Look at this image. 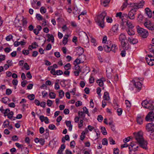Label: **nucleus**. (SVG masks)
Wrapping results in <instances>:
<instances>
[{
	"label": "nucleus",
	"instance_id": "nucleus-1",
	"mask_svg": "<svg viewBox=\"0 0 154 154\" xmlns=\"http://www.w3.org/2000/svg\"><path fill=\"white\" fill-rule=\"evenodd\" d=\"M133 137L129 136L123 140V142L126 143L130 140H132L134 138L136 140V143L138 144H147V140L145 139L143 136V133L141 131L135 132L133 133Z\"/></svg>",
	"mask_w": 154,
	"mask_h": 154
},
{
	"label": "nucleus",
	"instance_id": "nucleus-2",
	"mask_svg": "<svg viewBox=\"0 0 154 154\" xmlns=\"http://www.w3.org/2000/svg\"><path fill=\"white\" fill-rule=\"evenodd\" d=\"M106 15V13L103 12L98 16L95 19L96 22L100 27L103 28L104 27V20Z\"/></svg>",
	"mask_w": 154,
	"mask_h": 154
},
{
	"label": "nucleus",
	"instance_id": "nucleus-3",
	"mask_svg": "<svg viewBox=\"0 0 154 154\" xmlns=\"http://www.w3.org/2000/svg\"><path fill=\"white\" fill-rule=\"evenodd\" d=\"M141 104L142 106L144 108L149 109L150 110L154 109V100H150L149 101L146 100L142 101Z\"/></svg>",
	"mask_w": 154,
	"mask_h": 154
},
{
	"label": "nucleus",
	"instance_id": "nucleus-4",
	"mask_svg": "<svg viewBox=\"0 0 154 154\" xmlns=\"http://www.w3.org/2000/svg\"><path fill=\"white\" fill-rule=\"evenodd\" d=\"M111 42H109V45L108 43V45L105 44L104 45L103 47L104 50L107 52H110L111 51L114 52H115L117 49L116 46L115 45L112 44Z\"/></svg>",
	"mask_w": 154,
	"mask_h": 154
},
{
	"label": "nucleus",
	"instance_id": "nucleus-5",
	"mask_svg": "<svg viewBox=\"0 0 154 154\" xmlns=\"http://www.w3.org/2000/svg\"><path fill=\"white\" fill-rule=\"evenodd\" d=\"M137 29L139 34L143 38H146L148 35L147 31L140 27L139 26H137Z\"/></svg>",
	"mask_w": 154,
	"mask_h": 154
},
{
	"label": "nucleus",
	"instance_id": "nucleus-6",
	"mask_svg": "<svg viewBox=\"0 0 154 154\" xmlns=\"http://www.w3.org/2000/svg\"><path fill=\"white\" fill-rule=\"evenodd\" d=\"M143 79L142 78H134L133 79V81H134V85L135 88L137 89L139 91H140L142 87V84L141 82L138 81L139 80L142 81Z\"/></svg>",
	"mask_w": 154,
	"mask_h": 154
},
{
	"label": "nucleus",
	"instance_id": "nucleus-7",
	"mask_svg": "<svg viewBox=\"0 0 154 154\" xmlns=\"http://www.w3.org/2000/svg\"><path fill=\"white\" fill-rule=\"evenodd\" d=\"M146 60L148 64L151 66L154 65V58L152 57L151 55H148L146 57Z\"/></svg>",
	"mask_w": 154,
	"mask_h": 154
},
{
	"label": "nucleus",
	"instance_id": "nucleus-8",
	"mask_svg": "<svg viewBox=\"0 0 154 154\" xmlns=\"http://www.w3.org/2000/svg\"><path fill=\"white\" fill-rule=\"evenodd\" d=\"M146 129L148 132L151 133L154 132V124L152 123L147 124L146 126Z\"/></svg>",
	"mask_w": 154,
	"mask_h": 154
},
{
	"label": "nucleus",
	"instance_id": "nucleus-9",
	"mask_svg": "<svg viewBox=\"0 0 154 154\" xmlns=\"http://www.w3.org/2000/svg\"><path fill=\"white\" fill-rule=\"evenodd\" d=\"M144 25L148 29L151 31H154V23H152L150 21L145 22Z\"/></svg>",
	"mask_w": 154,
	"mask_h": 154
},
{
	"label": "nucleus",
	"instance_id": "nucleus-10",
	"mask_svg": "<svg viewBox=\"0 0 154 154\" xmlns=\"http://www.w3.org/2000/svg\"><path fill=\"white\" fill-rule=\"evenodd\" d=\"M19 149H21V151L22 154H28L29 152V149L26 147L23 146V145H16Z\"/></svg>",
	"mask_w": 154,
	"mask_h": 154
},
{
	"label": "nucleus",
	"instance_id": "nucleus-11",
	"mask_svg": "<svg viewBox=\"0 0 154 154\" xmlns=\"http://www.w3.org/2000/svg\"><path fill=\"white\" fill-rule=\"evenodd\" d=\"M154 119V113L153 111L149 112L145 118L146 120L147 121H152Z\"/></svg>",
	"mask_w": 154,
	"mask_h": 154
},
{
	"label": "nucleus",
	"instance_id": "nucleus-12",
	"mask_svg": "<svg viewBox=\"0 0 154 154\" xmlns=\"http://www.w3.org/2000/svg\"><path fill=\"white\" fill-rule=\"evenodd\" d=\"M137 10L135 8L131 10L128 13V18L131 20H133L135 19V15Z\"/></svg>",
	"mask_w": 154,
	"mask_h": 154
},
{
	"label": "nucleus",
	"instance_id": "nucleus-13",
	"mask_svg": "<svg viewBox=\"0 0 154 154\" xmlns=\"http://www.w3.org/2000/svg\"><path fill=\"white\" fill-rule=\"evenodd\" d=\"M14 23L16 27H22V21H20V19L18 18L17 17L15 18Z\"/></svg>",
	"mask_w": 154,
	"mask_h": 154
},
{
	"label": "nucleus",
	"instance_id": "nucleus-14",
	"mask_svg": "<svg viewBox=\"0 0 154 154\" xmlns=\"http://www.w3.org/2000/svg\"><path fill=\"white\" fill-rule=\"evenodd\" d=\"M148 48L150 52L154 54V38L152 39V44L148 45Z\"/></svg>",
	"mask_w": 154,
	"mask_h": 154
},
{
	"label": "nucleus",
	"instance_id": "nucleus-15",
	"mask_svg": "<svg viewBox=\"0 0 154 154\" xmlns=\"http://www.w3.org/2000/svg\"><path fill=\"white\" fill-rule=\"evenodd\" d=\"M144 3V2L142 0L139 3H134V5H132V6L136 7V9L141 8L143 6Z\"/></svg>",
	"mask_w": 154,
	"mask_h": 154
},
{
	"label": "nucleus",
	"instance_id": "nucleus-16",
	"mask_svg": "<svg viewBox=\"0 0 154 154\" xmlns=\"http://www.w3.org/2000/svg\"><path fill=\"white\" fill-rule=\"evenodd\" d=\"M122 47L123 49L126 50H128L129 48V46L128 42H127L126 41L122 42L121 43Z\"/></svg>",
	"mask_w": 154,
	"mask_h": 154
},
{
	"label": "nucleus",
	"instance_id": "nucleus-17",
	"mask_svg": "<svg viewBox=\"0 0 154 154\" xmlns=\"http://www.w3.org/2000/svg\"><path fill=\"white\" fill-rule=\"evenodd\" d=\"M126 38L125 35L123 33H121L119 36V40L121 43L126 41Z\"/></svg>",
	"mask_w": 154,
	"mask_h": 154
},
{
	"label": "nucleus",
	"instance_id": "nucleus-18",
	"mask_svg": "<svg viewBox=\"0 0 154 154\" xmlns=\"http://www.w3.org/2000/svg\"><path fill=\"white\" fill-rule=\"evenodd\" d=\"M39 119L41 122H44L46 124H48L49 122V119L47 117H45L44 116L42 115L40 116Z\"/></svg>",
	"mask_w": 154,
	"mask_h": 154
},
{
	"label": "nucleus",
	"instance_id": "nucleus-19",
	"mask_svg": "<svg viewBox=\"0 0 154 154\" xmlns=\"http://www.w3.org/2000/svg\"><path fill=\"white\" fill-rule=\"evenodd\" d=\"M128 41L130 43L132 44H135L138 42V40L136 39L132 38L131 37H130L128 38Z\"/></svg>",
	"mask_w": 154,
	"mask_h": 154
},
{
	"label": "nucleus",
	"instance_id": "nucleus-20",
	"mask_svg": "<svg viewBox=\"0 0 154 154\" xmlns=\"http://www.w3.org/2000/svg\"><path fill=\"white\" fill-rule=\"evenodd\" d=\"M143 116H138L136 119L137 123L139 125H142L143 123Z\"/></svg>",
	"mask_w": 154,
	"mask_h": 154
},
{
	"label": "nucleus",
	"instance_id": "nucleus-21",
	"mask_svg": "<svg viewBox=\"0 0 154 154\" xmlns=\"http://www.w3.org/2000/svg\"><path fill=\"white\" fill-rule=\"evenodd\" d=\"M35 142L36 143H39L41 144H44L45 143V141L44 139L43 138L38 139L36 138L34 140Z\"/></svg>",
	"mask_w": 154,
	"mask_h": 154
},
{
	"label": "nucleus",
	"instance_id": "nucleus-22",
	"mask_svg": "<svg viewBox=\"0 0 154 154\" xmlns=\"http://www.w3.org/2000/svg\"><path fill=\"white\" fill-rule=\"evenodd\" d=\"M105 81V79L103 78H101L97 81V83L99 86L102 87L103 85V82Z\"/></svg>",
	"mask_w": 154,
	"mask_h": 154
},
{
	"label": "nucleus",
	"instance_id": "nucleus-23",
	"mask_svg": "<svg viewBox=\"0 0 154 154\" xmlns=\"http://www.w3.org/2000/svg\"><path fill=\"white\" fill-rule=\"evenodd\" d=\"M145 12L149 18H150L152 16V12L148 8H146L145 9Z\"/></svg>",
	"mask_w": 154,
	"mask_h": 154
},
{
	"label": "nucleus",
	"instance_id": "nucleus-24",
	"mask_svg": "<svg viewBox=\"0 0 154 154\" xmlns=\"http://www.w3.org/2000/svg\"><path fill=\"white\" fill-rule=\"evenodd\" d=\"M47 35L48 38V39L47 40L48 42H50L51 41L52 43H54V38L53 35H50L49 34H48Z\"/></svg>",
	"mask_w": 154,
	"mask_h": 154
},
{
	"label": "nucleus",
	"instance_id": "nucleus-25",
	"mask_svg": "<svg viewBox=\"0 0 154 154\" xmlns=\"http://www.w3.org/2000/svg\"><path fill=\"white\" fill-rule=\"evenodd\" d=\"M65 122L67 126L69 128V130L71 131L72 129V126L71 124V121H67Z\"/></svg>",
	"mask_w": 154,
	"mask_h": 154
},
{
	"label": "nucleus",
	"instance_id": "nucleus-26",
	"mask_svg": "<svg viewBox=\"0 0 154 154\" xmlns=\"http://www.w3.org/2000/svg\"><path fill=\"white\" fill-rule=\"evenodd\" d=\"M69 36V35H66L64 36L62 42L64 45L67 44L68 42V38Z\"/></svg>",
	"mask_w": 154,
	"mask_h": 154
},
{
	"label": "nucleus",
	"instance_id": "nucleus-27",
	"mask_svg": "<svg viewBox=\"0 0 154 154\" xmlns=\"http://www.w3.org/2000/svg\"><path fill=\"white\" fill-rule=\"evenodd\" d=\"M85 131H82L81 133L80 136V139L81 140L83 141L84 138L85 137V133H87L88 132V130L87 128H85Z\"/></svg>",
	"mask_w": 154,
	"mask_h": 154
},
{
	"label": "nucleus",
	"instance_id": "nucleus-28",
	"mask_svg": "<svg viewBox=\"0 0 154 154\" xmlns=\"http://www.w3.org/2000/svg\"><path fill=\"white\" fill-rule=\"evenodd\" d=\"M78 48V52H77L78 53V55H82V54L84 52V50L81 47H79L77 48Z\"/></svg>",
	"mask_w": 154,
	"mask_h": 154
},
{
	"label": "nucleus",
	"instance_id": "nucleus-29",
	"mask_svg": "<svg viewBox=\"0 0 154 154\" xmlns=\"http://www.w3.org/2000/svg\"><path fill=\"white\" fill-rule=\"evenodd\" d=\"M65 148V145H61V146L58 151L57 153L59 154H63V151L64 150Z\"/></svg>",
	"mask_w": 154,
	"mask_h": 154
},
{
	"label": "nucleus",
	"instance_id": "nucleus-30",
	"mask_svg": "<svg viewBox=\"0 0 154 154\" xmlns=\"http://www.w3.org/2000/svg\"><path fill=\"white\" fill-rule=\"evenodd\" d=\"M103 99L106 100H109L110 99L109 93L107 92H105L104 94Z\"/></svg>",
	"mask_w": 154,
	"mask_h": 154
},
{
	"label": "nucleus",
	"instance_id": "nucleus-31",
	"mask_svg": "<svg viewBox=\"0 0 154 154\" xmlns=\"http://www.w3.org/2000/svg\"><path fill=\"white\" fill-rule=\"evenodd\" d=\"M126 31L128 34L130 35H134L135 34L134 32L132 29H126Z\"/></svg>",
	"mask_w": 154,
	"mask_h": 154
},
{
	"label": "nucleus",
	"instance_id": "nucleus-32",
	"mask_svg": "<svg viewBox=\"0 0 154 154\" xmlns=\"http://www.w3.org/2000/svg\"><path fill=\"white\" fill-rule=\"evenodd\" d=\"M126 24L128 29H132L134 27L132 23L128 20L126 21Z\"/></svg>",
	"mask_w": 154,
	"mask_h": 154
},
{
	"label": "nucleus",
	"instance_id": "nucleus-33",
	"mask_svg": "<svg viewBox=\"0 0 154 154\" xmlns=\"http://www.w3.org/2000/svg\"><path fill=\"white\" fill-rule=\"evenodd\" d=\"M119 25L118 24H116L113 25L112 28L111 30L114 32H116L118 30V29Z\"/></svg>",
	"mask_w": 154,
	"mask_h": 154
},
{
	"label": "nucleus",
	"instance_id": "nucleus-34",
	"mask_svg": "<svg viewBox=\"0 0 154 154\" xmlns=\"http://www.w3.org/2000/svg\"><path fill=\"white\" fill-rule=\"evenodd\" d=\"M128 0H125V2L122 5L121 7V8L122 11H123L128 5Z\"/></svg>",
	"mask_w": 154,
	"mask_h": 154
},
{
	"label": "nucleus",
	"instance_id": "nucleus-35",
	"mask_svg": "<svg viewBox=\"0 0 154 154\" xmlns=\"http://www.w3.org/2000/svg\"><path fill=\"white\" fill-rule=\"evenodd\" d=\"M101 131L103 135H106L107 133L105 127H101L100 128Z\"/></svg>",
	"mask_w": 154,
	"mask_h": 154
},
{
	"label": "nucleus",
	"instance_id": "nucleus-36",
	"mask_svg": "<svg viewBox=\"0 0 154 154\" xmlns=\"http://www.w3.org/2000/svg\"><path fill=\"white\" fill-rule=\"evenodd\" d=\"M112 71V69L110 67H108L106 69V73L107 75L110 76V74Z\"/></svg>",
	"mask_w": 154,
	"mask_h": 154
},
{
	"label": "nucleus",
	"instance_id": "nucleus-37",
	"mask_svg": "<svg viewBox=\"0 0 154 154\" xmlns=\"http://www.w3.org/2000/svg\"><path fill=\"white\" fill-rule=\"evenodd\" d=\"M109 2L106 0H101V4L104 7L106 6Z\"/></svg>",
	"mask_w": 154,
	"mask_h": 154
},
{
	"label": "nucleus",
	"instance_id": "nucleus-38",
	"mask_svg": "<svg viewBox=\"0 0 154 154\" xmlns=\"http://www.w3.org/2000/svg\"><path fill=\"white\" fill-rule=\"evenodd\" d=\"M14 115V112L13 111L10 112L7 115L8 118L12 120V118L13 117V116Z\"/></svg>",
	"mask_w": 154,
	"mask_h": 154
},
{
	"label": "nucleus",
	"instance_id": "nucleus-39",
	"mask_svg": "<svg viewBox=\"0 0 154 154\" xmlns=\"http://www.w3.org/2000/svg\"><path fill=\"white\" fill-rule=\"evenodd\" d=\"M9 125V122L7 120L4 122L3 124V127L4 128H6L7 126H8Z\"/></svg>",
	"mask_w": 154,
	"mask_h": 154
},
{
	"label": "nucleus",
	"instance_id": "nucleus-40",
	"mask_svg": "<svg viewBox=\"0 0 154 154\" xmlns=\"http://www.w3.org/2000/svg\"><path fill=\"white\" fill-rule=\"evenodd\" d=\"M64 68L66 70H68L71 69V65L70 63H68L64 66Z\"/></svg>",
	"mask_w": 154,
	"mask_h": 154
},
{
	"label": "nucleus",
	"instance_id": "nucleus-41",
	"mask_svg": "<svg viewBox=\"0 0 154 154\" xmlns=\"http://www.w3.org/2000/svg\"><path fill=\"white\" fill-rule=\"evenodd\" d=\"M59 96L60 98H62L64 96V92L62 90H60L59 91Z\"/></svg>",
	"mask_w": 154,
	"mask_h": 154
},
{
	"label": "nucleus",
	"instance_id": "nucleus-42",
	"mask_svg": "<svg viewBox=\"0 0 154 154\" xmlns=\"http://www.w3.org/2000/svg\"><path fill=\"white\" fill-rule=\"evenodd\" d=\"M36 17L38 20H42L43 19L42 16L39 14H36Z\"/></svg>",
	"mask_w": 154,
	"mask_h": 154
},
{
	"label": "nucleus",
	"instance_id": "nucleus-43",
	"mask_svg": "<svg viewBox=\"0 0 154 154\" xmlns=\"http://www.w3.org/2000/svg\"><path fill=\"white\" fill-rule=\"evenodd\" d=\"M49 95L51 99H54L56 97V94L54 93L50 92L49 93Z\"/></svg>",
	"mask_w": 154,
	"mask_h": 154
},
{
	"label": "nucleus",
	"instance_id": "nucleus-44",
	"mask_svg": "<svg viewBox=\"0 0 154 154\" xmlns=\"http://www.w3.org/2000/svg\"><path fill=\"white\" fill-rule=\"evenodd\" d=\"M9 100V98L7 97H3L2 99V102L5 103H6Z\"/></svg>",
	"mask_w": 154,
	"mask_h": 154
},
{
	"label": "nucleus",
	"instance_id": "nucleus-45",
	"mask_svg": "<svg viewBox=\"0 0 154 154\" xmlns=\"http://www.w3.org/2000/svg\"><path fill=\"white\" fill-rule=\"evenodd\" d=\"M48 128L51 130H56L57 129L55 126L53 124L50 125L48 126Z\"/></svg>",
	"mask_w": 154,
	"mask_h": 154
},
{
	"label": "nucleus",
	"instance_id": "nucleus-46",
	"mask_svg": "<svg viewBox=\"0 0 154 154\" xmlns=\"http://www.w3.org/2000/svg\"><path fill=\"white\" fill-rule=\"evenodd\" d=\"M113 122H110L109 123V124L112 131H114L115 130V126L113 124Z\"/></svg>",
	"mask_w": 154,
	"mask_h": 154
},
{
	"label": "nucleus",
	"instance_id": "nucleus-47",
	"mask_svg": "<svg viewBox=\"0 0 154 154\" xmlns=\"http://www.w3.org/2000/svg\"><path fill=\"white\" fill-rule=\"evenodd\" d=\"M41 13L42 14H45L46 11V9L44 7H41L40 9Z\"/></svg>",
	"mask_w": 154,
	"mask_h": 154
},
{
	"label": "nucleus",
	"instance_id": "nucleus-48",
	"mask_svg": "<svg viewBox=\"0 0 154 154\" xmlns=\"http://www.w3.org/2000/svg\"><path fill=\"white\" fill-rule=\"evenodd\" d=\"M28 97L29 99L31 100H33L34 99L35 96L33 94H30L28 96Z\"/></svg>",
	"mask_w": 154,
	"mask_h": 154
},
{
	"label": "nucleus",
	"instance_id": "nucleus-49",
	"mask_svg": "<svg viewBox=\"0 0 154 154\" xmlns=\"http://www.w3.org/2000/svg\"><path fill=\"white\" fill-rule=\"evenodd\" d=\"M109 140L110 144H115V141L112 137H110L109 139Z\"/></svg>",
	"mask_w": 154,
	"mask_h": 154
},
{
	"label": "nucleus",
	"instance_id": "nucleus-50",
	"mask_svg": "<svg viewBox=\"0 0 154 154\" xmlns=\"http://www.w3.org/2000/svg\"><path fill=\"white\" fill-rule=\"evenodd\" d=\"M22 53L24 55H28L29 53V51L28 50H23L22 51Z\"/></svg>",
	"mask_w": 154,
	"mask_h": 154
},
{
	"label": "nucleus",
	"instance_id": "nucleus-51",
	"mask_svg": "<svg viewBox=\"0 0 154 154\" xmlns=\"http://www.w3.org/2000/svg\"><path fill=\"white\" fill-rule=\"evenodd\" d=\"M125 104L127 107L130 108L131 106V104L129 101L127 100H125Z\"/></svg>",
	"mask_w": 154,
	"mask_h": 154
},
{
	"label": "nucleus",
	"instance_id": "nucleus-52",
	"mask_svg": "<svg viewBox=\"0 0 154 154\" xmlns=\"http://www.w3.org/2000/svg\"><path fill=\"white\" fill-rule=\"evenodd\" d=\"M118 116H120L122 115V109L121 108H118L117 109V111Z\"/></svg>",
	"mask_w": 154,
	"mask_h": 154
},
{
	"label": "nucleus",
	"instance_id": "nucleus-53",
	"mask_svg": "<svg viewBox=\"0 0 154 154\" xmlns=\"http://www.w3.org/2000/svg\"><path fill=\"white\" fill-rule=\"evenodd\" d=\"M4 51L6 53H8L12 50L11 49L10 47H7L4 49Z\"/></svg>",
	"mask_w": 154,
	"mask_h": 154
},
{
	"label": "nucleus",
	"instance_id": "nucleus-54",
	"mask_svg": "<svg viewBox=\"0 0 154 154\" xmlns=\"http://www.w3.org/2000/svg\"><path fill=\"white\" fill-rule=\"evenodd\" d=\"M53 102L52 100H48L47 101V104L49 106H51L52 105Z\"/></svg>",
	"mask_w": 154,
	"mask_h": 154
},
{
	"label": "nucleus",
	"instance_id": "nucleus-55",
	"mask_svg": "<svg viewBox=\"0 0 154 154\" xmlns=\"http://www.w3.org/2000/svg\"><path fill=\"white\" fill-rule=\"evenodd\" d=\"M13 36L11 35H9L6 37L5 39L7 41H10L11 39H12Z\"/></svg>",
	"mask_w": 154,
	"mask_h": 154
},
{
	"label": "nucleus",
	"instance_id": "nucleus-56",
	"mask_svg": "<svg viewBox=\"0 0 154 154\" xmlns=\"http://www.w3.org/2000/svg\"><path fill=\"white\" fill-rule=\"evenodd\" d=\"M60 87L58 82H55L54 85V88L55 90H57L59 89Z\"/></svg>",
	"mask_w": 154,
	"mask_h": 154
},
{
	"label": "nucleus",
	"instance_id": "nucleus-57",
	"mask_svg": "<svg viewBox=\"0 0 154 154\" xmlns=\"http://www.w3.org/2000/svg\"><path fill=\"white\" fill-rule=\"evenodd\" d=\"M98 60L100 63H103L104 61V59L101 57L100 55H98L97 56Z\"/></svg>",
	"mask_w": 154,
	"mask_h": 154
},
{
	"label": "nucleus",
	"instance_id": "nucleus-58",
	"mask_svg": "<svg viewBox=\"0 0 154 154\" xmlns=\"http://www.w3.org/2000/svg\"><path fill=\"white\" fill-rule=\"evenodd\" d=\"M12 92V91L11 89L9 88L7 89L6 91V94L7 95H9L11 94Z\"/></svg>",
	"mask_w": 154,
	"mask_h": 154
},
{
	"label": "nucleus",
	"instance_id": "nucleus-59",
	"mask_svg": "<svg viewBox=\"0 0 154 154\" xmlns=\"http://www.w3.org/2000/svg\"><path fill=\"white\" fill-rule=\"evenodd\" d=\"M125 50L124 49L122 51L121 53L120 54L121 55L122 57H124L126 55V52Z\"/></svg>",
	"mask_w": 154,
	"mask_h": 154
},
{
	"label": "nucleus",
	"instance_id": "nucleus-60",
	"mask_svg": "<svg viewBox=\"0 0 154 154\" xmlns=\"http://www.w3.org/2000/svg\"><path fill=\"white\" fill-rule=\"evenodd\" d=\"M113 103L114 104V107L115 108H117L119 107V106L117 104V101L116 100H114L113 101Z\"/></svg>",
	"mask_w": 154,
	"mask_h": 154
},
{
	"label": "nucleus",
	"instance_id": "nucleus-61",
	"mask_svg": "<svg viewBox=\"0 0 154 154\" xmlns=\"http://www.w3.org/2000/svg\"><path fill=\"white\" fill-rule=\"evenodd\" d=\"M24 68L26 70H29L30 69L29 65L26 63H24Z\"/></svg>",
	"mask_w": 154,
	"mask_h": 154
},
{
	"label": "nucleus",
	"instance_id": "nucleus-62",
	"mask_svg": "<svg viewBox=\"0 0 154 154\" xmlns=\"http://www.w3.org/2000/svg\"><path fill=\"white\" fill-rule=\"evenodd\" d=\"M78 115L79 117H85L84 112H83L82 111H79L78 112Z\"/></svg>",
	"mask_w": 154,
	"mask_h": 154
},
{
	"label": "nucleus",
	"instance_id": "nucleus-63",
	"mask_svg": "<svg viewBox=\"0 0 154 154\" xmlns=\"http://www.w3.org/2000/svg\"><path fill=\"white\" fill-rule=\"evenodd\" d=\"M103 119V118L101 115H100L98 116L97 119L99 122H102Z\"/></svg>",
	"mask_w": 154,
	"mask_h": 154
},
{
	"label": "nucleus",
	"instance_id": "nucleus-64",
	"mask_svg": "<svg viewBox=\"0 0 154 154\" xmlns=\"http://www.w3.org/2000/svg\"><path fill=\"white\" fill-rule=\"evenodd\" d=\"M119 150L118 148H114L113 149V154H118Z\"/></svg>",
	"mask_w": 154,
	"mask_h": 154
}]
</instances>
